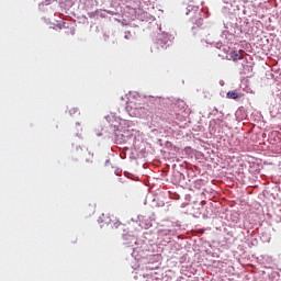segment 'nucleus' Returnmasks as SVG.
Instances as JSON below:
<instances>
[{
  "instance_id": "obj_2",
  "label": "nucleus",
  "mask_w": 281,
  "mask_h": 281,
  "mask_svg": "<svg viewBox=\"0 0 281 281\" xmlns=\"http://www.w3.org/2000/svg\"><path fill=\"white\" fill-rule=\"evenodd\" d=\"M226 98H228V100H238V98H240V94H238V92L236 91H228L226 93Z\"/></svg>"
},
{
  "instance_id": "obj_1",
  "label": "nucleus",
  "mask_w": 281,
  "mask_h": 281,
  "mask_svg": "<svg viewBox=\"0 0 281 281\" xmlns=\"http://www.w3.org/2000/svg\"><path fill=\"white\" fill-rule=\"evenodd\" d=\"M243 50H232L228 54V60H233L234 63H237V60H243Z\"/></svg>"
},
{
  "instance_id": "obj_4",
  "label": "nucleus",
  "mask_w": 281,
  "mask_h": 281,
  "mask_svg": "<svg viewBox=\"0 0 281 281\" xmlns=\"http://www.w3.org/2000/svg\"><path fill=\"white\" fill-rule=\"evenodd\" d=\"M122 225V223H120V222H116V223H114V227H120Z\"/></svg>"
},
{
  "instance_id": "obj_3",
  "label": "nucleus",
  "mask_w": 281,
  "mask_h": 281,
  "mask_svg": "<svg viewBox=\"0 0 281 281\" xmlns=\"http://www.w3.org/2000/svg\"><path fill=\"white\" fill-rule=\"evenodd\" d=\"M76 113H78V109L72 108V109L69 110L70 115H76Z\"/></svg>"
}]
</instances>
